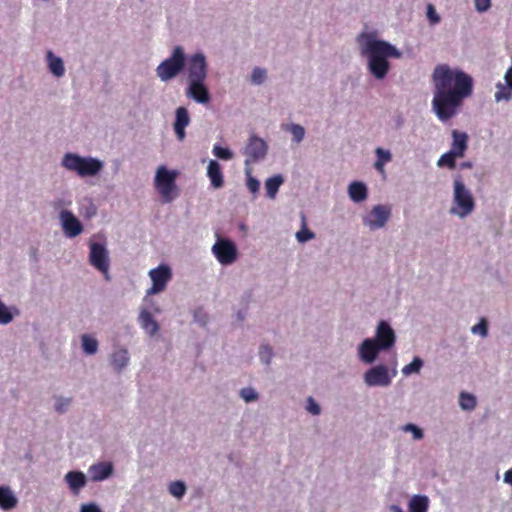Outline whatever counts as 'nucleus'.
<instances>
[{
	"label": "nucleus",
	"mask_w": 512,
	"mask_h": 512,
	"mask_svg": "<svg viewBox=\"0 0 512 512\" xmlns=\"http://www.w3.org/2000/svg\"><path fill=\"white\" fill-rule=\"evenodd\" d=\"M432 81L433 111L441 121H447L455 116L463 100L472 94L473 79L458 68L440 64L433 71Z\"/></svg>",
	"instance_id": "f257e3e1"
},
{
	"label": "nucleus",
	"mask_w": 512,
	"mask_h": 512,
	"mask_svg": "<svg viewBox=\"0 0 512 512\" xmlns=\"http://www.w3.org/2000/svg\"><path fill=\"white\" fill-rule=\"evenodd\" d=\"M363 53L369 56L368 66L371 74L377 79H383L389 70L388 58H399L401 53L391 44L369 39L364 46Z\"/></svg>",
	"instance_id": "f03ea898"
},
{
	"label": "nucleus",
	"mask_w": 512,
	"mask_h": 512,
	"mask_svg": "<svg viewBox=\"0 0 512 512\" xmlns=\"http://www.w3.org/2000/svg\"><path fill=\"white\" fill-rule=\"evenodd\" d=\"M62 165L81 177L95 176L103 167L102 162L96 158H85L73 153H67L64 156Z\"/></svg>",
	"instance_id": "7ed1b4c3"
},
{
	"label": "nucleus",
	"mask_w": 512,
	"mask_h": 512,
	"mask_svg": "<svg viewBox=\"0 0 512 512\" xmlns=\"http://www.w3.org/2000/svg\"><path fill=\"white\" fill-rule=\"evenodd\" d=\"M454 207L451 212L460 217H466L475 208V202L469 189L466 188L460 175H457L454 179V195H453Z\"/></svg>",
	"instance_id": "20e7f679"
},
{
	"label": "nucleus",
	"mask_w": 512,
	"mask_h": 512,
	"mask_svg": "<svg viewBox=\"0 0 512 512\" xmlns=\"http://www.w3.org/2000/svg\"><path fill=\"white\" fill-rule=\"evenodd\" d=\"M186 57L181 46L174 48L172 55L161 62L156 68L157 76L162 81H168L176 77L184 68Z\"/></svg>",
	"instance_id": "39448f33"
},
{
	"label": "nucleus",
	"mask_w": 512,
	"mask_h": 512,
	"mask_svg": "<svg viewBox=\"0 0 512 512\" xmlns=\"http://www.w3.org/2000/svg\"><path fill=\"white\" fill-rule=\"evenodd\" d=\"M176 177L177 172L169 171L165 166H160L157 169L155 187L165 203H170L177 197Z\"/></svg>",
	"instance_id": "423d86ee"
},
{
	"label": "nucleus",
	"mask_w": 512,
	"mask_h": 512,
	"mask_svg": "<svg viewBox=\"0 0 512 512\" xmlns=\"http://www.w3.org/2000/svg\"><path fill=\"white\" fill-rule=\"evenodd\" d=\"M89 262L97 270L102 272L107 280H109V254L103 244L90 242Z\"/></svg>",
	"instance_id": "0eeeda50"
},
{
	"label": "nucleus",
	"mask_w": 512,
	"mask_h": 512,
	"mask_svg": "<svg viewBox=\"0 0 512 512\" xmlns=\"http://www.w3.org/2000/svg\"><path fill=\"white\" fill-rule=\"evenodd\" d=\"M212 252L222 265L234 263L238 256L236 245L228 239L217 240L212 247Z\"/></svg>",
	"instance_id": "6e6552de"
},
{
	"label": "nucleus",
	"mask_w": 512,
	"mask_h": 512,
	"mask_svg": "<svg viewBox=\"0 0 512 512\" xmlns=\"http://www.w3.org/2000/svg\"><path fill=\"white\" fill-rule=\"evenodd\" d=\"M149 276L152 280V286L147 290V295H154L162 292L172 277L169 266L162 264L157 268L150 270Z\"/></svg>",
	"instance_id": "1a4fd4ad"
},
{
	"label": "nucleus",
	"mask_w": 512,
	"mask_h": 512,
	"mask_svg": "<svg viewBox=\"0 0 512 512\" xmlns=\"http://www.w3.org/2000/svg\"><path fill=\"white\" fill-rule=\"evenodd\" d=\"M189 81H205L207 76V63L205 56L201 53L192 55L188 60Z\"/></svg>",
	"instance_id": "9d476101"
},
{
	"label": "nucleus",
	"mask_w": 512,
	"mask_h": 512,
	"mask_svg": "<svg viewBox=\"0 0 512 512\" xmlns=\"http://www.w3.org/2000/svg\"><path fill=\"white\" fill-rule=\"evenodd\" d=\"M391 215V209L385 205H377L373 207L366 216L364 222L370 229H379L385 226Z\"/></svg>",
	"instance_id": "9b49d317"
},
{
	"label": "nucleus",
	"mask_w": 512,
	"mask_h": 512,
	"mask_svg": "<svg viewBox=\"0 0 512 512\" xmlns=\"http://www.w3.org/2000/svg\"><path fill=\"white\" fill-rule=\"evenodd\" d=\"M364 381L368 386H388L391 383V377L385 365H378L365 373Z\"/></svg>",
	"instance_id": "f8f14e48"
},
{
	"label": "nucleus",
	"mask_w": 512,
	"mask_h": 512,
	"mask_svg": "<svg viewBox=\"0 0 512 512\" xmlns=\"http://www.w3.org/2000/svg\"><path fill=\"white\" fill-rule=\"evenodd\" d=\"M267 153L266 142L256 136L249 138L248 144L244 150V154L247 156L246 163L256 162L265 157Z\"/></svg>",
	"instance_id": "ddd939ff"
},
{
	"label": "nucleus",
	"mask_w": 512,
	"mask_h": 512,
	"mask_svg": "<svg viewBox=\"0 0 512 512\" xmlns=\"http://www.w3.org/2000/svg\"><path fill=\"white\" fill-rule=\"evenodd\" d=\"M373 340L377 342L382 350H388L395 344L396 336L391 326L382 320L377 326Z\"/></svg>",
	"instance_id": "4468645a"
},
{
	"label": "nucleus",
	"mask_w": 512,
	"mask_h": 512,
	"mask_svg": "<svg viewBox=\"0 0 512 512\" xmlns=\"http://www.w3.org/2000/svg\"><path fill=\"white\" fill-rule=\"evenodd\" d=\"M62 226L65 234L68 237H76L83 231V226L80 221L68 210H63L60 213Z\"/></svg>",
	"instance_id": "2eb2a0df"
},
{
	"label": "nucleus",
	"mask_w": 512,
	"mask_h": 512,
	"mask_svg": "<svg viewBox=\"0 0 512 512\" xmlns=\"http://www.w3.org/2000/svg\"><path fill=\"white\" fill-rule=\"evenodd\" d=\"M187 96L194 99L198 103H208L210 95L204 81H189Z\"/></svg>",
	"instance_id": "dca6fc26"
},
{
	"label": "nucleus",
	"mask_w": 512,
	"mask_h": 512,
	"mask_svg": "<svg viewBox=\"0 0 512 512\" xmlns=\"http://www.w3.org/2000/svg\"><path fill=\"white\" fill-rule=\"evenodd\" d=\"M382 349L371 338L365 339L359 347L360 359L365 363H372Z\"/></svg>",
	"instance_id": "f3484780"
},
{
	"label": "nucleus",
	"mask_w": 512,
	"mask_h": 512,
	"mask_svg": "<svg viewBox=\"0 0 512 512\" xmlns=\"http://www.w3.org/2000/svg\"><path fill=\"white\" fill-rule=\"evenodd\" d=\"M64 480L74 495H78L80 490L87 484L86 476L81 471H69L65 475Z\"/></svg>",
	"instance_id": "a211bd4d"
},
{
	"label": "nucleus",
	"mask_w": 512,
	"mask_h": 512,
	"mask_svg": "<svg viewBox=\"0 0 512 512\" xmlns=\"http://www.w3.org/2000/svg\"><path fill=\"white\" fill-rule=\"evenodd\" d=\"M190 122L188 111L185 107H178L176 109V119L174 123V130L178 140L182 141L185 138V128Z\"/></svg>",
	"instance_id": "6ab92c4d"
},
{
	"label": "nucleus",
	"mask_w": 512,
	"mask_h": 512,
	"mask_svg": "<svg viewBox=\"0 0 512 512\" xmlns=\"http://www.w3.org/2000/svg\"><path fill=\"white\" fill-rule=\"evenodd\" d=\"M452 145L450 152H454L459 158L465 155V152L468 148V135L465 132H460L458 130L452 131Z\"/></svg>",
	"instance_id": "aec40b11"
},
{
	"label": "nucleus",
	"mask_w": 512,
	"mask_h": 512,
	"mask_svg": "<svg viewBox=\"0 0 512 512\" xmlns=\"http://www.w3.org/2000/svg\"><path fill=\"white\" fill-rule=\"evenodd\" d=\"M207 175L214 188H221L224 185L223 174L220 164L216 160H211L208 164Z\"/></svg>",
	"instance_id": "412c9836"
},
{
	"label": "nucleus",
	"mask_w": 512,
	"mask_h": 512,
	"mask_svg": "<svg viewBox=\"0 0 512 512\" xmlns=\"http://www.w3.org/2000/svg\"><path fill=\"white\" fill-rule=\"evenodd\" d=\"M139 322L141 324V327L150 336L155 335L158 332V330H159L158 323L154 320V318L151 315V313L148 310H146V309H143L140 312Z\"/></svg>",
	"instance_id": "4be33fe9"
},
{
	"label": "nucleus",
	"mask_w": 512,
	"mask_h": 512,
	"mask_svg": "<svg viewBox=\"0 0 512 512\" xmlns=\"http://www.w3.org/2000/svg\"><path fill=\"white\" fill-rule=\"evenodd\" d=\"M113 472L111 463H98L90 467L91 478L93 481H102L108 478Z\"/></svg>",
	"instance_id": "5701e85b"
},
{
	"label": "nucleus",
	"mask_w": 512,
	"mask_h": 512,
	"mask_svg": "<svg viewBox=\"0 0 512 512\" xmlns=\"http://www.w3.org/2000/svg\"><path fill=\"white\" fill-rule=\"evenodd\" d=\"M17 505V498L7 486H0V508L10 510Z\"/></svg>",
	"instance_id": "b1692460"
},
{
	"label": "nucleus",
	"mask_w": 512,
	"mask_h": 512,
	"mask_svg": "<svg viewBox=\"0 0 512 512\" xmlns=\"http://www.w3.org/2000/svg\"><path fill=\"white\" fill-rule=\"evenodd\" d=\"M349 196L354 202H361L367 198V188L361 182H353L349 185Z\"/></svg>",
	"instance_id": "393cba45"
},
{
	"label": "nucleus",
	"mask_w": 512,
	"mask_h": 512,
	"mask_svg": "<svg viewBox=\"0 0 512 512\" xmlns=\"http://www.w3.org/2000/svg\"><path fill=\"white\" fill-rule=\"evenodd\" d=\"M47 59L50 71L57 77L63 76L65 69L62 59L54 56V54L51 51H48Z\"/></svg>",
	"instance_id": "a878e982"
},
{
	"label": "nucleus",
	"mask_w": 512,
	"mask_h": 512,
	"mask_svg": "<svg viewBox=\"0 0 512 512\" xmlns=\"http://www.w3.org/2000/svg\"><path fill=\"white\" fill-rule=\"evenodd\" d=\"M429 500L427 496L415 495L409 502L410 512H427Z\"/></svg>",
	"instance_id": "bb28decb"
},
{
	"label": "nucleus",
	"mask_w": 512,
	"mask_h": 512,
	"mask_svg": "<svg viewBox=\"0 0 512 512\" xmlns=\"http://www.w3.org/2000/svg\"><path fill=\"white\" fill-rule=\"evenodd\" d=\"M128 360V352L124 349H120L113 353L111 357V365L115 370L120 371L127 365Z\"/></svg>",
	"instance_id": "cd10ccee"
},
{
	"label": "nucleus",
	"mask_w": 512,
	"mask_h": 512,
	"mask_svg": "<svg viewBox=\"0 0 512 512\" xmlns=\"http://www.w3.org/2000/svg\"><path fill=\"white\" fill-rule=\"evenodd\" d=\"M283 183V178L280 175L270 177L265 182V189L269 198H274L278 192L280 185Z\"/></svg>",
	"instance_id": "c85d7f7f"
},
{
	"label": "nucleus",
	"mask_w": 512,
	"mask_h": 512,
	"mask_svg": "<svg viewBox=\"0 0 512 512\" xmlns=\"http://www.w3.org/2000/svg\"><path fill=\"white\" fill-rule=\"evenodd\" d=\"M497 91L495 92V100L497 102L500 101H509L512 98V88L509 87L506 83L503 84L501 82L496 84Z\"/></svg>",
	"instance_id": "c756f323"
},
{
	"label": "nucleus",
	"mask_w": 512,
	"mask_h": 512,
	"mask_svg": "<svg viewBox=\"0 0 512 512\" xmlns=\"http://www.w3.org/2000/svg\"><path fill=\"white\" fill-rule=\"evenodd\" d=\"M457 158L459 157L455 155L454 152L448 151L440 156V158L437 161V165L439 167H447L449 169H454L456 167Z\"/></svg>",
	"instance_id": "7c9ffc66"
},
{
	"label": "nucleus",
	"mask_w": 512,
	"mask_h": 512,
	"mask_svg": "<svg viewBox=\"0 0 512 512\" xmlns=\"http://www.w3.org/2000/svg\"><path fill=\"white\" fill-rule=\"evenodd\" d=\"M81 340H82L83 351L86 354L91 355V354H95L97 352L98 341L95 338H93L87 334H84V335H82Z\"/></svg>",
	"instance_id": "2f4dec72"
},
{
	"label": "nucleus",
	"mask_w": 512,
	"mask_h": 512,
	"mask_svg": "<svg viewBox=\"0 0 512 512\" xmlns=\"http://www.w3.org/2000/svg\"><path fill=\"white\" fill-rule=\"evenodd\" d=\"M459 404L463 410H473L476 407V398L472 394L461 392Z\"/></svg>",
	"instance_id": "473e14b6"
},
{
	"label": "nucleus",
	"mask_w": 512,
	"mask_h": 512,
	"mask_svg": "<svg viewBox=\"0 0 512 512\" xmlns=\"http://www.w3.org/2000/svg\"><path fill=\"white\" fill-rule=\"evenodd\" d=\"M423 366V361L419 357H415L411 363L402 368L404 375H410L412 373H418Z\"/></svg>",
	"instance_id": "72a5a7b5"
},
{
	"label": "nucleus",
	"mask_w": 512,
	"mask_h": 512,
	"mask_svg": "<svg viewBox=\"0 0 512 512\" xmlns=\"http://www.w3.org/2000/svg\"><path fill=\"white\" fill-rule=\"evenodd\" d=\"M169 492L173 496L180 498L185 494L186 486H185L184 482H182V481H174V482L170 483V485H169Z\"/></svg>",
	"instance_id": "f704fd0d"
},
{
	"label": "nucleus",
	"mask_w": 512,
	"mask_h": 512,
	"mask_svg": "<svg viewBox=\"0 0 512 512\" xmlns=\"http://www.w3.org/2000/svg\"><path fill=\"white\" fill-rule=\"evenodd\" d=\"M289 131L293 136V140L297 143L301 142L305 135V129L299 124H292Z\"/></svg>",
	"instance_id": "c9c22d12"
},
{
	"label": "nucleus",
	"mask_w": 512,
	"mask_h": 512,
	"mask_svg": "<svg viewBox=\"0 0 512 512\" xmlns=\"http://www.w3.org/2000/svg\"><path fill=\"white\" fill-rule=\"evenodd\" d=\"M213 154L222 160H230L233 157L232 152L228 148L218 145L213 147Z\"/></svg>",
	"instance_id": "e433bc0d"
},
{
	"label": "nucleus",
	"mask_w": 512,
	"mask_h": 512,
	"mask_svg": "<svg viewBox=\"0 0 512 512\" xmlns=\"http://www.w3.org/2000/svg\"><path fill=\"white\" fill-rule=\"evenodd\" d=\"M403 431L411 432L414 440H420L424 436L422 429L412 423L403 426Z\"/></svg>",
	"instance_id": "4c0bfd02"
},
{
	"label": "nucleus",
	"mask_w": 512,
	"mask_h": 512,
	"mask_svg": "<svg viewBox=\"0 0 512 512\" xmlns=\"http://www.w3.org/2000/svg\"><path fill=\"white\" fill-rule=\"evenodd\" d=\"M296 238L299 242H306L314 238V233L306 228L305 222H303V228L296 233Z\"/></svg>",
	"instance_id": "58836bf2"
},
{
	"label": "nucleus",
	"mask_w": 512,
	"mask_h": 512,
	"mask_svg": "<svg viewBox=\"0 0 512 512\" xmlns=\"http://www.w3.org/2000/svg\"><path fill=\"white\" fill-rule=\"evenodd\" d=\"M266 78V71L264 69H261V68H254L253 72H252V75H251V80L254 84H261Z\"/></svg>",
	"instance_id": "ea45409f"
},
{
	"label": "nucleus",
	"mask_w": 512,
	"mask_h": 512,
	"mask_svg": "<svg viewBox=\"0 0 512 512\" xmlns=\"http://www.w3.org/2000/svg\"><path fill=\"white\" fill-rule=\"evenodd\" d=\"M427 18L431 25L438 24L440 22V16L435 10L432 4L427 5Z\"/></svg>",
	"instance_id": "a19ab883"
},
{
	"label": "nucleus",
	"mask_w": 512,
	"mask_h": 512,
	"mask_svg": "<svg viewBox=\"0 0 512 512\" xmlns=\"http://www.w3.org/2000/svg\"><path fill=\"white\" fill-rule=\"evenodd\" d=\"M13 316L7 309V307L0 302V323L1 324H8L12 321Z\"/></svg>",
	"instance_id": "79ce46f5"
},
{
	"label": "nucleus",
	"mask_w": 512,
	"mask_h": 512,
	"mask_svg": "<svg viewBox=\"0 0 512 512\" xmlns=\"http://www.w3.org/2000/svg\"><path fill=\"white\" fill-rule=\"evenodd\" d=\"M240 395L245 400V402H251L258 398L257 392L252 388H243L240 391Z\"/></svg>",
	"instance_id": "37998d69"
},
{
	"label": "nucleus",
	"mask_w": 512,
	"mask_h": 512,
	"mask_svg": "<svg viewBox=\"0 0 512 512\" xmlns=\"http://www.w3.org/2000/svg\"><path fill=\"white\" fill-rule=\"evenodd\" d=\"M472 332L474 334H480L483 337L487 336L488 328L486 320L482 318L477 325L472 327Z\"/></svg>",
	"instance_id": "c03bdc74"
},
{
	"label": "nucleus",
	"mask_w": 512,
	"mask_h": 512,
	"mask_svg": "<svg viewBox=\"0 0 512 512\" xmlns=\"http://www.w3.org/2000/svg\"><path fill=\"white\" fill-rule=\"evenodd\" d=\"M259 355L264 363L269 364L272 357V349L269 346H262Z\"/></svg>",
	"instance_id": "a18cd8bd"
},
{
	"label": "nucleus",
	"mask_w": 512,
	"mask_h": 512,
	"mask_svg": "<svg viewBox=\"0 0 512 512\" xmlns=\"http://www.w3.org/2000/svg\"><path fill=\"white\" fill-rule=\"evenodd\" d=\"M375 152L377 155V160L383 163L389 162L392 158L391 153L388 150L377 148Z\"/></svg>",
	"instance_id": "49530a36"
},
{
	"label": "nucleus",
	"mask_w": 512,
	"mask_h": 512,
	"mask_svg": "<svg viewBox=\"0 0 512 512\" xmlns=\"http://www.w3.org/2000/svg\"><path fill=\"white\" fill-rule=\"evenodd\" d=\"M306 409L313 415H318L321 411L320 406L314 401L312 397L308 398Z\"/></svg>",
	"instance_id": "de8ad7c7"
},
{
	"label": "nucleus",
	"mask_w": 512,
	"mask_h": 512,
	"mask_svg": "<svg viewBox=\"0 0 512 512\" xmlns=\"http://www.w3.org/2000/svg\"><path fill=\"white\" fill-rule=\"evenodd\" d=\"M475 9L478 12H485L491 6V0H474Z\"/></svg>",
	"instance_id": "09e8293b"
},
{
	"label": "nucleus",
	"mask_w": 512,
	"mask_h": 512,
	"mask_svg": "<svg viewBox=\"0 0 512 512\" xmlns=\"http://www.w3.org/2000/svg\"><path fill=\"white\" fill-rule=\"evenodd\" d=\"M80 512H103L95 503H85L80 507Z\"/></svg>",
	"instance_id": "8fccbe9b"
},
{
	"label": "nucleus",
	"mask_w": 512,
	"mask_h": 512,
	"mask_svg": "<svg viewBox=\"0 0 512 512\" xmlns=\"http://www.w3.org/2000/svg\"><path fill=\"white\" fill-rule=\"evenodd\" d=\"M247 187L252 193H256L259 190L260 183L256 178L249 177L247 180Z\"/></svg>",
	"instance_id": "3c124183"
},
{
	"label": "nucleus",
	"mask_w": 512,
	"mask_h": 512,
	"mask_svg": "<svg viewBox=\"0 0 512 512\" xmlns=\"http://www.w3.org/2000/svg\"><path fill=\"white\" fill-rule=\"evenodd\" d=\"M505 83L512 88V66L505 73Z\"/></svg>",
	"instance_id": "603ef678"
},
{
	"label": "nucleus",
	"mask_w": 512,
	"mask_h": 512,
	"mask_svg": "<svg viewBox=\"0 0 512 512\" xmlns=\"http://www.w3.org/2000/svg\"><path fill=\"white\" fill-rule=\"evenodd\" d=\"M504 480L506 483L512 485V468L505 473Z\"/></svg>",
	"instance_id": "864d4df0"
},
{
	"label": "nucleus",
	"mask_w": 512,
	"mask_h": 512,
	"mask_svg": "<svg viewBox=\"0 0 512 512\" xmlns=\"http://www.w3.org/2000/svg\"><path fill=\"white\" fill-rule=\"evenodd\" d=\"M384 165H385V163H383L381 161H378V160H376V162L374 164L376 170L381 172V173H384Z\"/></svg>",
	"instance_id": "5fc2aeb1"
},
{
	"label": "nucleus",
	"mask_w": 512,
	"mask_h": 512,
	"mask_svg": "<svg viewBox=\"0 0 512 512\" xmlns=\"http://www.w3.org/2000/svg\"><path fill=\"white\" fill-rule=\"evenodd\" d=\"M69 402H70V400H67L65 404H63V403H58V404L56 405V410H57L58 412H64V410H65V405H68V403H69Z\"/></svg>",
	"instance_id": "6e6d98bb"
},
{
	"label": "nucleus",
	"mask_w": 512,
	"mask_h": 512,
	"mask_svg": "<svg viewBox=\"0 0 512 512\" xmlns=\"http://www.w3.org/2000/svg\"><path fill=\"white\" fill-rule=\"evenodd\" d=\"M472 167V163L471 162H463L461 164V168H471Z\"/></svg>",
	"instance_id": "4d7b16f0"
},
{
	"label": "nucleus",
	"mask_w": 512,
	"mask_h": 512,
	"mask_svg": "<svg viewBox=\"0 0 512 512\" xmlns=\"http://www.w3.org/2000/svg\"><path fill=\"white\" fill-rule=\"evenodd\" d=\"M391 509L393 510V512H402L401 508L399 506H396V505H393L391 507Z\"/></svg>",
	"instance_id": "13d9d810"
}]
</instances>
